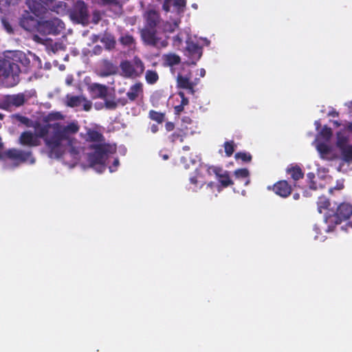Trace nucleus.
<instances>
[{
	"instance_id": "obj_1",
	"label": "nucleus",
	"mask_w": 352,
	"mask_h": 352,
	"mask_svg": "<svg viewBox=\"0 0 352 352\" xmlns=\"http://www.w3.org/2000/svg\"><path fill=\"white\" fill-rule=\"evenodd\" d=\"M58 131L55 137L49 140L47 144L50 148L48 157L52 159H59L63 156L66 151V146L63 142H66L69 147V153L74 160H78L80 153V147L78 142L74 137L76 134L80 126L77 122H71L66 126L56 125Z\"/></svg>"
},
{
	"instance_id": "obj_2",
	"label": "nucleus",
	"mask_w": 352,
	"mask_h": 352,
	"mask_svg": "<svg viewBox=\"0 0 352 352\" xmlns=\"http://www.w3.org/2000/svg\"><path fill=\"white\" fill-rule=\"evenodd\" d=\"M29 56L34 60H38L39 65H41L39 58L34 54L30 53ZM30 63L28 55L22 51L7 52L4 58L0 59V77L8 80L10 86H15L19 82L21 69L19 64L24 67L25 70L27 71L30 67Z\"/></svg>"
},
{
	"instance_id": "obj_3",
	"label": "nucleus",
	"mask_w": 352,
	"mask_h": 352,
	"mask_svg": "<svg viewBox=\"0 0 352 352\" xmlns=\"http://www.w3.org/2000/svg\"><path fill=\"white\" fill-rule=\"evenodd\" d=\"M144 18L146 23L141 31V36L144 42L153 47L158 46L159 43L162 47H166L168 42L166 40L160 41L157 35L163 23L159 12L154 10H149L145 13Z\"/></svg>"
},
{
	"instance_id": "obj_4",
	"label": "nucleus",
	"mask_w": 352,
	"mask_h": 352,
	"mask_svg": "<svg viewBox=\"0 0 352 352\" xmlns=\"http://www.w3.org/2000/svg\"><path fill=\"white\" fill-rule=\"evenodd\" d=\"M94 152L88 154L87 161L89 166L97 172L102 173L105 170V162L109 153H113L116 148L109 143L95 144L89 146Z\"/></svg>"
},
{
	"instance_id": "obj_5",
	"label": "nucleus",
	"mask_w": 352,
	"mask_h": 352,
	"mask_svg": "<svg viewBox=\"0 0 352 352\" xmlns=\"http://www.w3.org/2000/svg\"><path fill=\"white\" fill-rule=\"evenodd\" d=\"M352 217V205L341 203L333 213H327L324 217V221L327 224V232H333L335 228ZM346 226L352 228V221H349Z\"/></svg>"
},
{
	"instance_id": "obj_6",
	"label": "nucleus",
	"mask_w": 352,
	"mask_h": 352,
	"mask_svg": "<svg viewBox=\"0 0 352 352\" xmlns=\"http://www.w3.org/2000/svg\"><path fill=\"white\" fill-rule=\"evenodd\" d=\"M122 75L126 78H135L140 77L144 71V65L138 56H135L133 61L122 60L120 64Z\"/></svg>"
},
{
	"instance_id": "obj_7",
	"label": "nucleus",
	"mask_w": 352,
	"mask_h": 352,
	"mask_svg": "<svg viewBox=\"0 0 352 352\" xmlns=\"http://www.w3.org/2000/svg\"><path fill=\"white\" fill-rule=\"evenodd\" d=\"M65 29L64 23L58 18L41 21L39 33L43 35H58Z\"/></svg>"
},
{
	"instance_id": "obj_8",
	"label": "nucleus",
	"mask_w": 352,
	"mask_h": 352,
	"mask_svg": "<svg viewBox=\"0 0 352 352\" xmlns=\"http://www.w3.org/2000/svg\"><path fill=\"white\" fill-rule=\"evenodd\" d=\"M70 18L72 21L87 24L89 21L88 9L85 3L82 1H77L73 8L69 12Z\"/></svg>"
},
{
	"instance_id": "obj_9",
	"label": "nucleus",
	"mask_w": 352,
	"mask_h": 352,
	"mask_svg": "<svg viewBox=\"0 0 352 352\" xmlns=\"http://www.w3.org/2000/svg\"><path fill=\"white\" fill-rule=\"evenodd\" d=\"M5 156L8 158L17 161L18 163L28 162L31 164H34L35 158L32 155L31 151H23L16 148H10L6 151L4 153Z\"/></svg>"
},
{
	"instance_id": "obj_10",
	"label": "nucleus",
	"mask_w": 352,
	"mask_h": 352,
	"mask_svg": "<svg viewBox=\"0 0 352 352\" xmlns=\"http://www.w3.org/2000/svg\"><path fill=\"white\" fill-rule=\"evenodd\" d=\"M56 125L64 126L60 122L47 124L38 128L37 133L35 134L37 136V138H41L43 139L47 155L50 154V148L47 142L55 137L56 131H58Z\"/></svg>"
},
{
	"instance_id": "obj_11",
	"label": "nucleus",
	"mask_w": 352,
	"mask_h": 352,
	"mask_svg": "<svg viewBox=\"0 0 352 352\" xmlns=\"http://www.w3.org/2000/svg\"><path fill=\"white\" fill-rule=\"evenodd\" d=\"M41 21L37 20L32 14L25 10L20 19L19 25L25 30L30 32H39Z\"/></svg>"
},
{
	"instance_id": "obj_12",
	"label": "nucleus",
	"mask_w": 352,
	"mask_h": 352,
	"mask_svg": "<svg viewBox=\"0 0 352 352\" xmlns=\"http://www.w3.org/2000/svg\"><path fill=\"white\" fill-rule=\"evenodd\" d=\"M207 172L210 175L212 173L216 175L220 184V188H227L234 184L230 177L229 172L228 170H223L221 167L208 166L207 167Z\"/></svg>"
},
{
	"instance_id": "obj_13",
	"label": "nucleus",
	"mask_w": 352,
	"mask_h": 352,
	"mask_svg": "<svg viewBox=\"0 0 352 352\" xmlns=\"http://www.w3.org/2000/svg\"><path fill=\"white\" fill-rule=\"evenodd\" d=\"M54 0H26L29 9L37 17H42L47 11L48 6Z\"/></svg>"
},
{
	"instance_id": "obj_14",
	"label": "nucleus",
	"mask_w": 352,
	"mask_h": 352,
	"mask_svg": "<svg viewBox=\"0 0 352 352\" xmlns=\"http://www.w3.org/2000/svg\"><path fill=\"white\" fill-rule=\"evenodd\" d=\"M177 87L179 89L188 90V94L194 95L195 89L192 88L191 84V73L190 70L184 74L178 73L176 76Z\"/></svg>"
},
{
	"instance_id": "obj_15",
	"label": "nucleus",
	"mask_w": 352,
	"mask_h": 352,
	"mask_svg": "<svg viewBox=\"0 0 352 352\" xmlns=\"http://www.w3.org/2000/svg\"><path fill=\"white\" fill-rule=\"evenodd\" d=\"M19 143L27 147H35L40 145L41 142L37 136L30 131H25L21 133Z\"/></svg>"
},
{
	"instance_id": "obj_16",
	"label": "nucleus",
	"mask_w": 352,
	"mask_h": 352,
	"mask_svg": "<svg viewBox=\"0 0 352 352\" xmlns=\"http://www.w3.org/2000/svg\"><path fill=\"white\" fill-rule=\"evenodd\" d=\"M271 188L275 194L283 198L289 197L292 191V186L286 180L276 182L272 187H268V189Z\"/></svg>"
},
{
	"instance_id": "obj_17",
	"label": "nucleus",
	"mask_w": 352,
	"mask_h": 352,
	"mask_svg": "<svg viewBox=\"0 0 352 352\" xmlns=\"http://www.w3.org/2000/svg\"><path fill=\"white\" fill-rule=\"evenodd\" d=\"M186 50L189 58L191 59V63L195 65L202 56V47L197 43L188 42L187 43Z\"/></svg>"
},
{
	"instance_id": "obj_18",
	"label": "nucleus",
	"mask_w": 352,
	"mask_h": 352,
	"mask_svg": "<svg viewBox=\"0 0 352 352\" xmlns=\"http://www.w3.org/2000/svg\"><path fill=\"white\" fill-rule=\"evenodd\" d=\"M118 72V67L111 61L104 59L102 60L99 76L101 77H107L115 75Z\"/></svg>"
},
{
	"instance_id": "obj_19",
	"label": "nucleus",
	"mask_w": 352,
	"mask_h": 352,
	"mask_svg": "<svg viewBox=\"0 0 352 352\" xmlns=\"http://www.w3.org/2000/svg\"><path fill=\"white\" fill-rule=\"evenodd\" d=\"M190 183L194 186L192 190L197 192L199 189L201 190L205 185L204 177L201 171V168H196L195 175L190 177Z\"/></svg>"
},
{
	"instance_id": "obj_20",
	"label": "nucleus",
	"mask_w": 352,
	"mask_h": 352,
	"mask_svg": "<svg viewBox=\"0 0 352 352\" xmlns=\"http://www.w3.org/2000/svg\"><path fill=\"white\" fill-rule=\"evenodd\" d=\"M143 85L138 82L131 85L126 93V96L130 102H134L139 97L143 96Z\"/></svg>"
},
{
	"instance_id": "obj_21",
	"label": "nucleus",
	"mask_w": 352,
	"mask_h": 352,
	"mask_svg": "<svg viewBox=\"0 0 352 352\" xmlns=\"http://www.w3.org/2000/svg\"><path fill=\"white\" fill-rule=\"evenodd\" d=\"M85 140L89 142H96L97 144H103L105 142V138L102 133L93 129H88L86 132Z\"/></svg>"
},
{
	"instance_id": "obj_22",
	"label": "nucleus",
	"mask_w": 352,
	"mask_h": 352,
	"mask_svg": "<svg viewBox=\"0 0 352 352\" xmlns=\"http://www.w3.org/2000/svg\"><path fill=\"white\" fill-rule=\"evenodd\" d=\"M188 133L182 129H177L168 136V140L173 144L184 142Z\"/></svg>"
},
{
	"instance_id": "obj_23",
	"label": "nucleus",
	"mask_w": 352,
	"mask_h": 352,
	"mask_svg": "<svg viewBox=\"0 0 352 352\" xmlns=\"http://www.w3.org/2000/svg\"><path fill=\"white\" fill-rule=\"evenodd\" d=\"M320 157L324 160H333L335 157L331 147L325 143H318L316 146Z\"/></svg>"
},
{
	"instance_id": "obj_24",
	"label": "nucleus",
	"mask_w": 352,
	"mask_h": 352,
	"mask_svg": "<svg viewBox=\"0 0 352 352\" xmlns=\"http://www.w3.org/2000/svg\"><path fill=\"white\" fill-rule=\"evenodd\" d=\"M89 89L91 92L96 94V97L98 98L105 99V98L107 97L108 87L104 85L92 83L89 86Z\"/></svg>"
},
{
	"instance_id": "obj_25",
	"label": "nucleus",
	"mask_w": 352,
	"mask_h": 352,
	"mask_svg": "<svg viewBox=\"0 0 352 352\" xmlns=\"http://www.w3.org/2000/svg\"><path fill=\"white\" fill-rule=\"evenodd\" d=\"M216 188H218L219 192L221 190L220 186H218L216 185V184L214 182H210L207 184L205 183L204 186L201 188L202 189V195L205 197H208L210 199H212L213 196H217V194H215V189Z\"/></svg>"
},
{
	"instance_id": "obj_26",
	"label": "nucleus",
	"mask_w": 352,
	"mask_h": 352,
	"mask_svg": "<svg viewBox=\"0 0 352 352\" xmlns=\"http://www.w3.org/2000/svg\"><path fill=\"white\" fill-rule=\"evenodd\" d=\"M338 148L342 160L345 163L351 164L352 162V144H349Z\"/></svg>"
},
{
	"instance_id": "obj_27",
	"label": "nucleus",
	"mask_w": 352,
	"mask_h": 352,
	"mask_svg": "<svg viewBox=\"0 0 352 352\" xmlns=\"http://www.w3.org/2000/svg\"><path fill=\"white\" fill-rule=\"evenodd\" d=\"M164 65L173 67L174 65H179L181 62V58L175 53L165 54L162 56Z\"/></svg>"
},
{
	"instance_id": "obj_28",
	"label": "nucleus",
	"mask_w": 352,
	"mask_h": 352,
	"mask_svg": "<svg viewBox=\"0 0 352 352\" xmlns=\"http://www.w3.org/2000/svg\"><path fill=\"white\" fill-rule=\"evenodd\" d=\"M286 171L287 174L290 175L291 177L294 181H298L300 179H302L304 177V173L302 172L300 167L298 165L288 167Z\"/></svg>"
},
{
	"instance_id": "obj_29",
	"label": "nucleus",
	"mask_w": 352,
	"mask_h": 352,
	"mask_svg": "<svg viewBox=\"0 0 352 352\" xmlns=\"http://www.w3.org/2000/svg\"><path fill=\"white\" fill-rule=\"evenodd\" d=\"M100 42L103 43L107 50H111L115 48L116 41L114 36L111 34H104L100 38Z\"/></svg>"
},
{
	"instance_id": "obj_30",
	"label": "nucleus",
	"mask_w": 352,
	"mask_h": 352,
	"mask_svg": "<svg viewBox=\"0 0 352 352\" xmlns=\"http://www.w3.org/2000/svg\"><path fill=\"white\" fill-rule=\"evenodd\" d=\"M85 97L82 96H67V105L70 107H80Z\"/></svg>"
},
{
	"instance_id": "obj_31",
	"label": "nucleus",
	"mask_w": 352,
	"mask_h": 352,
	"mask_svg": "<svg viewBox=\"0 0 352 352\" xmlns=\"http://www.w3.org/2000/svg\"><path fill=\"white\" fill-rule=\"evenodd\" d=\"M234 175L236 179H244V185L247 186L250 184V172L248 168H239L234 170Z\"/></svg>"
},
{
	"instance_id": "obj_32",
	"label": "nucleus",
	"mask_w": 352,
	"mask_h": 352,
	"mask_svg": "<svg viewBox=\"0 0 352 352\" xmlns=\"http://www.w3.org/2000/svg\"><path fill=\"white\" fill-rule=\"evenodd\" d=\"M9 102L12 106L20 107L25 103V96L23 94L8 96Z\"/></svg>"
},
{
	"instance_id": "obj_33",
	"label": "nucleus",
	"mask_w": 352,
	"mask_h": 352,
	"mask_svg": "<svg viewBox=\"0 0 352 352\" xmlns=\"http://www.w3.org/2000/svg\"><path fill=\"white\" fill-rule=\"evenodd\" d=\"M166 114L165 113H162L157 111L155 110H150L148 112V118L157 124H162L165 120Z\"/></svg>"
},
{
	"instance_id": "obj_34",
	"label": "nucleus",
	"mask_w": 352,
	"mask_h": 352,
	"mask_svg": "<svg viewBox=\"0 0 352 352\" xmlns=\"http://www.w3.org/2000/svg\"><path fill=\"white\" fill-rule=\"evenodd\" d=\"M331 206L329 199L325 196H320L317 201L318 211L322 213L323 210H327Z\"/></svg>"
},
{
	"instance_id": "obj_35",
	"label": "nucleus",
	"mask_w": 352,
	"mask_h": 352,
	"mask_svg": "<svg viewBox=\"0 0 352 352\" xmlns=\"http://www.w3.org/2000/svg\"><path fill=\"white\" fill-rule=\"evenodd\" d=\"M349 137L344 133L339 131L336 133V146L340 148L341 146L349 144Z\"/></svg>"
},
{
	"instance_id": "obj_36",
	"label": "nucleus",
	"mask_w": 352,
	"mask_h": 352,
	"mask_svg": "<svg viewBox=\"0 0 352 352\" xmlns=\"http://www.w3.org/2000/svg\"><path fill=\"white\" fill-rule=\"evenodd\" d=\"M145 79L148 84L153 85L158 80L159 76L156 71L148 69L146 72Z\"/></svg>"
},
{
	"instance_id": "obj_37",
	"label": "nucleus",
	"mask_w": 352,
	"mask_h": 352,
	"mask_svg": "<svg viewBox=\"0 0 352 352\" xmlns=\"http://www.w3.org/2000/svg\"><path fill=\"white\" fill-rule=\"evenodd\" d=\"M224 151L227 157H231L235 151L236 144L233 140L226 141L223 144Z\"/></svg>"
},
{
	"instance_id": "obj_38",
	"label": "nucleus",
	"mask_w": 352,
	"mask_h": 352,
	"mask_svg": "<svg viewBox=\"0 0 352 352\" xmlns=\"http://www.w3.org/2000/svg\"><path fill=\"white\" fill-rule=\"evenodd\" d=\"M234 158L236 160H241L243 162L248 163L252 161V157L250 153L238 152L235 153Z\"/></svg>"
},
{
	"instance_id": "obj_39",
	"label": "nucleus",
	"mask_w": 352,
	"mask_h": 352,
	"mask_svg": "<svg viewBox=\"0 0 352 352\" xmlns=\"http://www.w3.org/2000/svg\"><path fill=\"white\" fill-rule=\"evenodd\" d=\"M120 42L124 46H131L135 43V39L133 36L125 34L120 38Z\"/></svg>"
},
{
	"instance_id": "obj_40",
	"label": "nucleus",
	"mask_w": 352,
	"mask_h": 352,
	"mask_svg": "<svg viewBox=\"0 0 352 352\" xmlns=\"http://www.w3.org/2000/svg\"><path fill=\"white\" fill-rule=\"evenodd\" d=\"M104 101V107L107 109L113 110L116 109L118 107V102L115 100V96H113V98H107L103 99Z\"/></svg>"
},
{
	"instance_id": "obj_41",
	"label": "nucleus",
	"mask_w": 352,
	"mask_h": 352,
	"mask_svg": "<svg viewBox=\"0 0 352 352\" xmlns=\"http://www.w3.org/2000/svg\"><path fill=\"white\" fill-rule=\"evenodd\" d=\"M332 130L327 125L324 126L320 132V136L327 141H329L332 136Z\"/></svg>"
},
{
	"instance_id": "obj_42",
	"label": "nucleus",
	"mask_w": 352,
	"mask_h": 352,
	"mask_svg": "<svg viewBox=\"0 0 352 352\" xmlns=\"http://www.w3.org/2000/svg\"><path fill=\"white\" fill-rule=\"evenodd\" d=\"M186 6V0H174L173 6L178 12L183 11Z\"/></svg>"
},
{
	"instance_id": "obj_43",
	"label": "nucleus",
	"mask_w": 352,
	"mask_h": 352,
	"mask_svg": "<svg viewBox=\"0 0 352 352\" xmlns=\"http://www.w3.org/2000/svg\"><path fill=\"white\" fill-rule=\"evenodd\" d=\"M162 26L163 27L164 32H173L175 31V29L177 27V24L176 23L172 24L169 22H164L163 21Z\"/></svg>"
},
{
	"instance_id": "obj_44",
	"label": "nucleus",
	"mask_w": 352,
	"mask_h": 352,
	"mask_svg": "<svg viewBox=\"0 0 352 352\" xmlns=\"http://www.w3.org/2000/svg\"><path fill=\"white\" fill-rule=\"evenodd\" d=\"M13 117L21 124L29 126L30 120L28 118L19 114L13 115Z\"/></svg>"
},
{
	"instance_id": "obj_45",
	"label": "nucleus",
	"mask_w": 352,
	"mask_h": 352,
	"mask_svg": "<svg viewBox=\"0 0 352 352\" xmlns=\"http://www.w3.org/2000/svg\"><path fill=\"white\" fill-rule=\"evenodd\" d=\"M10 107H12V105L9 102V96H6L3 100L0 101V109L8 110Z\"/></svg>"
},
{
	"instance_id": "obj_46",
	"label": "nucleus",
	"mask_w": 352,
	"mask_h": 352,
	"mask_svg": "<svg viewBox=\"0 0 352 352\" xmlns=\"http://www.w3.org/2000/svg\"><path fill=\"white\" fill-rule=\"evenodd\" d=\"M98 3L101 6H116L119 4L118 0H97Z\"/></svg>"
},
{
	"instance_id": "obj_47",
	"label": "nucleus",
	"mask_w": 352,
	"mask_h": 352,
	"mask_svg": "<svg viewBox=\"0 0 352 352\" xmlns=\"http://www.w3.org/2000/svg\"><path fill=\"white\" fill-rule=\"evenodd\" d=\"M101 13L99 10H94L92 13V23L98 24L101 20Z\"/></svg>"
},
{
	"instance_id": "obj_48",
	"label": "nucleus",
	"mask_w": 352,
	"mask_h": 352,
	"mask_svg": "<svg viewBox=\"0 0 352 352\" xmlns=\"http://www.w3.org/2000/svg\"><path fill=\"white\" fill-rule=\"evenodd\" d=\"M178 95L181 98L180 104L182 105L184 107L185 106H187L189 104V100L188 98L185 96V94L183 91H179Z\"/></svg>"
},
{
	"instance_id": "obj_49",
	"label": "nucleus",
	"mask_w": 352,
	"mask_h": 352,
	"mask_svg": "<svg viewBox=\"0 0 352 352\" xmlns=\"http://www.w3.org/2000/svg\"><path fill=\"white\" fill-rule=\"evenodd\" d=\"M11 6L8 0H0V12H3L8 10Z\"/></svg>"
},
{
	"instance_id": "obj_50",
	"label": "nucleus",
	"mask_w": 352,
	"mask_h": 352,
	"mask_svg": "<svg viewBox=\"0 0 352 352\" xmlns=\"http://www.w3.org/2000/svg\"><path fill=\"white\" fill-rule=\"evenodd\" d=\"M4 29L6 30V32L9 34H13L14 30L11 25V24L6 20L2 21Z\"/></svg>"
},
{
	"instance_id": "obj_51",
	"label": "nucleus",
	"mask_w": 352,
	"mask_h": 352,
	"mask_svg": "<svg viewBox=\"0 0 352 352\" xmlns=\"http://www.w3.org/2000/svg\"><path fill=\"white\" fill-rule=\"evenodd\" d=\"M82 104L83 106V109L86 111H88L91 109V101L87 100L86 98H85V100H83Z\"/></svg>"
},
{
	"instance_id": "obj_52",
	"label": "nucleus",
	"mask_w": 352,
	"mask_h": 352,
	"mask_svg": "<svg viewBox=\"0 0 352 352\" xmlns=\"http://www.w3.org/2000/svg\"><path fill=\"white\" fill-rule=\"evenodd\" d=\"M171 2H172V1H170V0H164V1L162 8H163V10L164 11H166V12L170 11Z\"/></svg>"
},
{
	"instance_id": "obj_53",
	"label": "nucleus",
	"mask_w": 352,
	"mask_h": 352,
	"mask_svg": "<svg viewBox=\"0 0 352 352\" xmlns=\"http://www.w3.org/2000/svg\"><path fill=\"white\" fill-rule=\"evenodd\" d=\"M344 187V186L343 182L338 181L336 186L332 188H330L329 192L331 193L333 190H340L343 189Z\"/></svg>"
},
{
	"instance_id": "obj_54",
	"label": "nucleus",
	"mask_w": 352,
	"mask_h": 352,
	"mask_svg": "<svg viewBox=\"0 0 352 352\" xmlns=\"http://www.w3.org/2000/svg\"><path fill=\"white\" fill-rule=\"evenodd\" d=\"M102 50L103 49L100 45H96L94 47L92 52L95 55H100L102 52Z\"/></svg>"
},
{
	"instance_id": "obj_55",
	"label": "nucleus",
	"mask_w": 352,
	"mask_h": 352,
	"mask_svg": "<svg viewBox=\"0 0 352 352\" xmlns=\"http://www.w3.org/2000/svg\"><path fill=\"white\" fill-rule=\"evenodd\" d=\"M307 177L310 180V182L311 183V185L310 186V188L315 189L316 187L314 186V185H315V183L313 181L314 179V178H315V174L314 173H307Z\"/></svg>"
},
{
	"instance_id": "obj_56",
	"label": "nucleus",
	"mask_w": 352,
	"mask_h": 352,
	"mask_svg": "<svg viewBox=\"0 0 352 352\" xmlns=\"http://www.w3.org/2000/svg\"><path fill=\"white\" fill-rule=\"evenodd\" d=\"M184 107L179 104V105H176L174 107V113L176 116H179L184 111Z\"/></svg>"
},
{
	"instance_id": "obj_57",
	"label": "nucleus",
	"mask_w": 352,
	"mask_h": 352,
	"mask_svg": "<svg viewBox=\"0 0 352 352\" xmlns=\"http://www.w3.org/2000/svg\"><path fill=\"white\" fill-rule=\"evenodd\" d=\"M175 127V124L173 122H167L165 124V129L167 131H173Z\"/></svg>"
},
{
	"instance_id": "obj_58",
	"label": "nucleus",
	"mask_w": 352,
	"mask_h": 352,
	"mask_svg": "<svg viewBox=\"0 0 352 352\" xmlns=\"http://www.w3.org/2000/svg\"><path fill=\"white\" fill-rule=\"evenodd\" d=\"M159 131V127L157 124H153L151 126V131L153 133H156Z\"/></svg>"
},
{
	"instance_id": "obj_59",
	"label": "nucleus",
	"mask_w": 352,
	"mask_h": 352,
	"mask_svg": "<svg viewBox=\"0 0 352 352\" xmlns=\"http://www.w3.org/2000/svg\"><path fill=\"white\" fill-rule=\"evenodd\" d=\"M182 122L188 124H190L192 122V120L188 116L183 117L182 119Z\"/></svg>"
},
{
	"instance_id": "obj_60",
	"label": "nucleus",
	"mask_w": 352,
	"mask_h": 352,
	"mask_svg": "<svg viewBox=\"0 0 352 352\" xmlns=\"http://www.w3.org/2000/svg\"><path fill=\"white\" fill-rule=\"evenodd\" d=\"M199 82V78H195L193 80H191L192 88L195 89V87L196 85H197Z\"/></svg>"
},
{
	"instance_id": "obj_61",
	"label": "nucleus",
	"mask_w": 352,
	"mask_h": 352,
	"mask_svg": "<svg viewBox=\"0 0 352 352\" xmlns=\"http://www.w3.org/2000/svg\"><path fill=\"white\" fill-rule=\"evenodd\" d=\"M10 6H15L17 5L20 0H8Z\"/></svg>"
},
{
	"instance_id": "obj_62",
	"label": "nucleus",
	"mask_w": 352,
	"mask_h": 352,
	"mask_svg": "<svg viewBox=\"0 0 352 352\" xmlns=\"http://www.w3.org/2000/svg\"><path fill=\"white\" fill-rule=\"evenodd\" d=\"M173 41L175 42H177L179 43H182V38H180V36L179 35H176L173 37Z\"/></svg>"
},
{
	"instance_id": "obj_63",
	"label": "nucleus",
	"mask_w": 352,
	"mask_h": 352,
	"mask_svg": "<svg viewBox=\"0 0 352 352\" xmlns=\"http://www.w3.org/2000/svg\"><path fill=\"white\" fill-rule=\"evenodd\" d=\"M205 75H206V70H205V69H204V68H201V69H199V76H200L201 77H204V76H205Z\"/></svg>"
},
{
	"instance_id": "obj_64",
	"label": "nucleus",
	"mask_w": 352,
	"mask_h": 352,
	"mask_svg": "<svg viewBox=\"0 0 352 352\" xmlns=\"http://www.w3.org/2000/svg\"><path fill=\"white\" fill-rule=\"evenodd\" d=\"M117 102H120V103H121V104H122V106H124V105H126V104L128 103V101H127V100H126V99H122V100H121V99H120V100H119L118 101H117Z\"/></svg>"
}]
</instances>
